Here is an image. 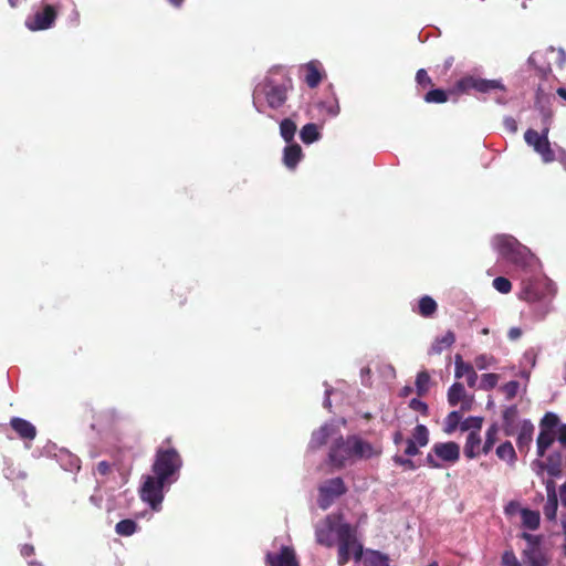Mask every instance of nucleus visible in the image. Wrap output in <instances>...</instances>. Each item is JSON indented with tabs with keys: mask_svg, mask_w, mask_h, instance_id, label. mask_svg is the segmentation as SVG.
I'll use <instances>...</instances> for the list:
<instances>
[{
	"mask_svg": "<svg viewBox=\"0 0 566 566\" xmlns=\"http://www.w3.org/2000/svg\"><path fill=\"white\" fill-rule=\"evenodd\" d=\"M292 88V80L284 67L273 66L263 82L259 83L253 92V106L263 113L261 98L273 109L280 108L287 99V92Z\"/></svg>",
	"mask_w": 566,
	"mask_h": 566,
	"instance_id": "nucleus-1",
	"label": "nucleus"
},
{
	"mask_svg": "<svg viewBox=\"0 0 566 566\" xmlns=\"http://www.w3.org/2000/svg\"><path fill=\"white\" fill-rule=\"evenodd\" d=\"M556 293V284L547 276L528 277L522 281L518 298L527 302L534 316L542 321L553 311L552 302Z\"/></svg>",
	"mask_w": 566,
	"mask_h": 566,
	"instance_id": "nucleus-2",
	"label": "nucleus"
},
{
	"mask_svg": "<svg viewBox=\"0 0 566 566\" xmlns=\"http://www.w3.org/2000/svg\"><path fill=\"white\" fill-rule=\"evenodd\" d=\"M492 247L504 260L521 269H528L536 261L532 251L510 234L495 235Z\"/></svg>",
	"mask_w": 566,
	"mask_h": 566,
	"instance_id": "nucleus-3",
	"label": "nucleus"
},
{
	"mask_svg": "<svg viewBox=\"0 0 566 566\" xmlns=\"http://www.w3.org/2000/svg\"><path fill=\"white\" fill-rule=\"evenodd\" d=\"M182 459L175 448L159 449L151 465L153 474L170 484L178 481Z\"/></svg>",
	"mask_w": 566,
	"mask_h": 566,
	"instance_id": "nucleus-4",
	"label": "nucleus"
},
{
	"mask_svg": "<svg viewBox=\"0 0 566 566\" xmlns=\"http://www.w3.org/2000/svg\"><path fill=\"white\" fill-rule=\"evenodd\" d=\"M361 556L363 545L357 541L356 530L352 525H342L338 528V565H346L352 557L359 560Z\"/></svg>",
	"mask_w": 566,
	"mask_h": 566,
	"instance_id": "nucleus-5",
	"label": "nucleus"
},
{
	"mask_svg": "<svg viewBox=\"0 0 566 566\" xmlns=\"http://www.w3.org/2000/svg\"><path fill=\"white\" fill-rule=\"evenodd\" d=\"M171 484L165 480H160L154 474L143 476V483L139 490L140 499L149 505V507L159 512L165 497V489Z\"/></svg>",
	"mask_w": 566,
	"mask_h": 566,
	"instance_id": "nucleus-6",
	"label": "nucleus"
},
{
	"mask_svg": "<svg viewBox=\"0 0 566 566\" xmlns=\"http://www.w3.org/2000/svg\"><path fill=\"white\" fill-rule=\"evenodd\" d=\"M548 126H544L541 133H538L535 129L528 128L524 134L525 143L528 146L533 147V149L542 157V160L545 164L555 160V154L548 140Z\"/></svg>",
	"mask_w": 566,
	"mask_h": 566,
	"instance_id": "nucleus-7",
	"label": "nucleus"
},
{
	"mask_svg": "<svg viewBox=\"0 0 566 566\" xmlns=\"http://www.w3.org/2000/svg\"><path fill=\"white\" fill-rule=\"evenodd\" d=\"M342 525H350L344 522L339 515H327L323 521L315 525V538L319 545L332 547L334 545V535L338 537V528Z\"/></svg>",
	"mask_w": 566,
	"mask_h": 566,
	"instance_id": "nucleus-8",
	"label": "nucleus"
},
{
	"mask_svg": "<svg viewBox=\"0 0 566 566\" xmlns=\"http://www.w3.org/2000/svg\"><path fill=\"white\" fill-rule=\"evenodd\" d=\"M522 537L527 542L522 552V562L525 566H546L549 560L541 545V537L523 533Z\"/></svg>",
	"mask_w": 566,
	"mask_h": 566,
	"instance_id": "nucleus-9",
	"label": "nucleus"
},
{
	"mask_svg": "<svg viewBox=\"0 0 566 566\" xmlns=\"http://www.w3.org/2000/svg\"><path fill=\"white\" fill-rule=\"evenodd\" d=\"M346 491L345 483L339 476L325 481L318 488V506L323 510H327L333 502L345 494Z\"/></svg>",
	"mask_w": 566,
	"mask_h": 566,
	"instance_id": "nucleus-10",
	"label": "nucleus"
},
{
	"mask_svg": "<svg viewBox=\"0 0 566 566\" xmlns=\"http://www.w3.org/2000/svg\"><path fill=\"white\" fill-rule=\"evenodd\" d=\"M353 458L354 451L352 450L350 436H347V438L338 436L331 446L328 452L329 462L340 468Z\"/></svg>",
	"mask_w": 566,
	"mask_h": 566,
	"instance_id": "nucleus-11",
	"label": "nucleus"
},
{
	"mask_svg": "<svg viewBox=\"0 0 566 566\" xmlns=\"http://www.w3.org/2000/svg\"><path fill=\"white\" fill-rule=\"evenodd\" d=\"M459 91L465 92L475 90L480 93H489L494 90L505 91V86L501 80H486L475 76H464L457 82Z\"/></svg>",
	"mask_w": 566,
	"mask_h": 566,
	"instance_id": "nucleus-12",
	"label": "nucleus"
},
{
	"mask_svg": "<svg viewBox=\"0 0 566 566\" xmlns=\"http://www.w3.org/2000/svg\"><path fill=\"white\" fill-rule=\"evenodd\" d=\"M56 19V11L50 4L34 12L25 20V27L31 31H42L50 29Z\"/></svg>",
	"mask_w": 566,
	"mask_h": 566,
	"instance_id": "nucleus-13",
	"label": "nucleus"
},
{
	"mask_svg": "<svg viewBox=\"0 0 566 566\" xmlns=\"http://www.w3.org/2000/svg\"><path fill=\"white\" fill-rule=\"evenodd\" d=\"M432 452L439 460L454 463L460 458V446L454 441L437 442L432 446Z\"/></svg>",
	"mask_w": 566,
	"mask_h": 566,
	"instance_id": "nucleus-14",
	"label": "nucleus"
},
{
	"mask_svg": "<svg viewBox=\"0 0 566 566\" xmlns=\"http://www.w3.org/2000/svg\"><path fill=\"white\" fill-rule=\"evenodd\" d=\"M339 432L338 423L331 421L324 423L318 430L312 433L308 448L312 450L318 449L324 446L329 437Z\"/></svg>",
	"mask_w": 566,
	"mask_h": 566,
	"instance_id": "nucleus-15",
	"label": "nucleus"
},
{
	"mask_svg": "<svg viewBox=\"0 0 566 566\" xmlns=\"http://www.w3.org/2000/svg\"><path fill=\"white\" fill-rule=\"evenodd\" d=\"M266 566H298L294 551L282 546L279 553L266 554Z\"/></svg>",
	"mask_w": 566,
	"mask_h": 566,
	"instance_id": "nucleus-16",
	"label": "nucleus"
},
{
	"mask_svg": "<svg viewBox=\"0 0 566 566\" xmlns=\"http://www.w3.org/2000/svg\"><path fill=\"white\" fill-rule=\"evenodd\" d=\"M352 450L354 451V458L358 459H370L380 453L371 443L363 440L356 434H350Z\"/></svg>",
	"mask_w": 566,
	"mask_h": 566,
	"instance_id": "nucleus-17",
	"label": "nucleus"
},
{
	"mask_svg": "<svg viewBox=\"0 0 566 566\" xmlns=\"http://www.w3.org/2000/svg\"><path fill=\"white\" fill-rule=\"evenodd\" d=\"M535 427L531 420L524 419L521 422L520 430L517 433L516 444L521 452H526L533 441Z\"/></svg>",
	"mask_w": 566,
	"mask_h": 566,
	"instance_id": "nucleus-18",
	"label": "nucleus"
},
{
	"mask_svg": "<svg viewBox=\"0 0 566 566\" xmlns=\"http://www.w3.org/2000/svg\"><path fill=\"white\" fill-rule=\"evenodd\" d=\"M10 426L23 440L32 441L36 436V428L30 421L23 418H11Z\"/></svg>",
	"mask_w": 566,
	"mask_h": 566,
	"instance_id": "nucleus-19",
	"label": "nucleus"
},
{
	"mask_svg": "<svg viewBox=\"0 0 566 566\" xmlns=\"http://www.w3.org/2000/svg\"><path fill=\"white\" fill-rule=\"evenodd\" d=\"M303 158V150L297 143H290L283 149V164L286 168L293 170Z\"/></svg>",
	"mask_w": 566,
	"mask_h": 566,
	"instance_id": "nucleus-20",
	"label": "nucleus"
},
{
	"mask_svg": "<svg viewBox=\"0 0 566 566\" xmlns=\"http://www.w3.org/2000/svg\"><path fill=\"white\" fill-rule=\"evenodd\" d=\"M518 417V409L516 405H511L504 408L502 412L503 431L507 437H512L516 432V421Z\"/></svg>",
	"mask_w": 566,
	"mask_h": 566,
	"instance_id": "nucleus-21",
	"label": "nucleus"
},
{
	"mask_svg": "<svg viewBox=\"0 0 566 566\" xmlns=\"http://www.w3.org/2000/svg\"><path fill=\"white\" fill-rule=\"evenodd\" d=\"M557 439L556 431H545L539 430L537 440H536V453L538 458H543L546 454L548 448L554 443Z\"/></svg>",
	"mask_w": 566,
	"mask_h": 566,
	"instance_id": "nucleus-22",
	"label": "nucleus"
},
{
	"mask_svg": "<svg viewBox=\"0 0 566 566\" xmlns=\"http://www.w3.org/2000/svg\"><path fill=\"white\" fill-rule=\"evenodd\" d=\"M321 63L316 60L310 61L305 64L306 69V84L311 88H315L322 81V73L319 71Z\"/></svg>",
	"mask_w": 566,
	"mask_h": 566,
	"instance_id": "nucleus-23",
	"label": "nucleus"
},
{
	"mask_svg": "<svg viewBox=\"0 0 566 566\" xmlns=\"http://www.w3.org/2000/svg\"><path fill=\"white\" fill-rule=\"evenodd\" d=\"M321 137H322V135L318 130V127L314 123L305 124L300 130V138L306 145H310V144H313V143L319 140Z\"/></svg>",
	"mask_w": 566,
	"mask_h": 566,
	"instance_id": "nucleus-24",
	"label": "nucleus"
},
{
	"mask_svg": "<svg viewBox=\"0 0 566 566\" xmlns=\"http://www.w3.org/2000/svg\"><path fill=\"white\" fill-rule=\"evenodd\" d=\"M481 444L480 433L476 431H470L464 444V455L469 459H474L478 454V449Z\"/></svg>",
	"mask_w": 566,
	"mask_h": 566,
	"instance_id": "nucleus-25",
	"label": "nucleus"
},
{
	"mask_svg": "<svg viewBox=\"0 0 566 566\" xmlns=\"http://www.w3.org/2000/svg\"><path fill=\"white\" fill-rule=\"evenodd\" d=\"M455 342V335L453 332L448 331L443 336L437 337L434 343L431 345L430 353L441 354L446 348H449Z\"/></svg>",
	"mask_w": 566,
	"mask_h": 566,
	"instance_id": "nucleus-26",
	"label": "nucleus"
},
{
	"mask_svg": "<svg viewBox=\"0 0 566 566\" xmlns=\"http://www.w3.org/2000/svg\"><path fill=\"white\" fill-rule=\"evenodd\" d=\"M297 126L291 118H284L280 123V135L286 144L294 143Z\"/></svg>",
	"mask_w": 566,
	"mask_h": 566,
	"instance_id": "nucleus-27",
	"label": "nucleus"
},
{
	"mask_svg": "<svg viewBox=\"0 0 566 566\" xmlns=\"http://www.w3.org/2000/svg\"><path fill=\"white\" fill-rule=\"evenodd\" d=\"M495 452L499 459L506 461L509 465H514L516 461V452L514 450L513 444L510 441L501 443L496 448Z\"/></svg>",
	"mask_w": 566,
	"mask_h": 566,
	"instance_id": "nucleus-28",
	"label": "nucleus"
},
{
	"mask_svg": "<svg viewBox=\"0 0 566 566\" xmlns=\"http://www.w3.org/2000/svg\"><path fill=\"white\" fill-rule=\"evenodd\" d=\"M438 308L437 302L429 295L420 297L418 302V313L422 317H431Z\"/></svg>",
	"mask_w": 566,
	"mask_h": 566,
	"instance_id": "nucleus-29",
	"label": "nucleus"
},
{
	"mask_svg": "<svg viewBox=\"0 0 566 566\" xmlns=\"http://www.w3.org/2000/svg\"><path fill=\"white\" fill-rule=\"evenodd\" d=\"M465 388L461 382H454L448 389V402L451 407H455L465 398Z\"/></svg>",
	"mask_w": 566,
	"mask_h": 566,
	"instance_id": "nucleus-30",
	"label": "nucleus"
},
{
	"mask_svg": "<svg viewBox=\"0 0 566 566\" xmlns=\"http://www.w3.org/2000/svg\"><path fill=\"white\" fill-rule=\"evenodd\" d=\"M521 516L522 523L526 528L534 531L539 526L541 517L538 512L530 509H523L521 511Z\"/></svg>",
	"mask_w": 566,
	"mask_h": 566,
	"instance_id": "nucleus-31",
	"label": "nucleus"
},
{
	"mask_svg": "<svg viewBox=\"0 0 566 566\" xmlns=\"http://www.w3.org/2000/svg\"><path fill=\"white\" fill-rule=\"evenodd\" d=\"M137 528V523L132 518L122 520L115 525V532L119 536H132L136 533Z\"/></svg>",
	"mask_w": 566,
	"mask_h": 566,
	"instance_id": "nucleus-32",
	"label": "nucleus"
},
{
	"mask_svg": "<svg viewBox=\"0 0 566 566\" xmlns=\"http://www.w3.org/2000/svg\"><path fill=\"white\" fill-rule=\"evenodd\" d=\"M497 433H499V424L492 423L485 432V440H484V444L482 447L483 453L488 454L492 450V448L494 447V444L497 440Z\"/></svg>",
	"mask_w": 566,
	"mask_h": 566,
	"instance_id": "nucleus-33",
	"label": "nucleus"
},
{
	"mask_svg": "<svg viewBox=\"0 0 566 566\" xmlns=\"http://www.w3.org/2000/svg\"><path fill=\"white\" fill-rule=\"evenodd\" d=\"M415 440L418 447H426L429 443V430L424 424H417L412 430V436L409 438Z\"/></svg>",
	"mask_w": 566,
	"mask_h": 566,
	"instance_id": "nucleus-34",
	"label": "nucleus"
},
{
	"mask_svg": "<svg viewBox=\"0 0 566 566\" xmlns=\"http://www.w3.org/2000/svg\"><path fill=\"white\" fill-rule=\"evenodd\" d=\"M364 566H389V563L386 555L377 551H371L366 555Z\"/></svg>",
	"mask_w": 566,
	"mask_h": 566,
	"instance_id": "nucleus-35",
	"label": "nucleus"
},
{
	"mask_svg": "<svg viewBox=\"0 0 566 566\" xmlns=\"http://www.w3.org/2000/svg\"><path fill=\"white\" fill-rule=\"evenodd\" d=\"M317 106L321 112H325L331 117H336L340 112L338 99L335 95H333L331 101H321Z\"/></svg>",
	"mask_w": 566,
	"mask_h": 566,
	"instance_id": "nucleus-36",
	"label": "nucleus"
},
{
	"mask_svg": "<svg viewBox=\"0 0 566 566\" xmlns=\"http://www.w3.org/2000/svg\"><path fill=\"white\" fill-rule=\"evenodd\" d=\"M559 427V418L554 412H546L539 422V430L556 431Z\"/></svg>",
	"mask_w": 566,
	"mask_h": 566,
	"instance_id": "nucleus-37",
	"label": "nucleus"
},
{
	"mask_svg": "<svg viewBox=\"0 0 566 566\" xmlns=\"http://www.w3.org/2000/svg\"><path fill=\"white\" fill-rule=\"evenodd\" d=\"M473 366L469 363L463 361L462 356L457 354L454 357V377L460 379L467 376L471 370H473Z\"/></svg>",
	"mask_w": 566,
	"mask_h": 566,
	"instance_id": "nucleus-38",
	"label": "nucleus"
},
{
	"mask_svg": "<svg viewBox=\"0 0 566 566\" xmlns=\"http://www.w3.org/2000/svg\"><path fill=\"white\" fill-rule=\"evenodd\" d=\"M448 101V94L442 88H433L426 93L424 102L427 103H446Z\"/></svg>",
	"mask_w": 566,
	"mask_h": 566,
	"instance_id": "nucleus-39",
	"label": "nucleus"
},
{
	"mask_svg": "<svg viewBox=\"0 0 566 566\" xmlns=\"http://www.w3.org/2000/svg\"><path fill=\"white\" fill-rule=\"evenodd\" d=\"M429 381H430V376H429L428 371L423 370V371L418 373V375L416 377V382H415L418 396H423L424 394H427Z\"/></svg>",
	"mask_w": 566,
	"mask_h": 566,
	"instance_id": "nucleus-40",
	"label": "nucleus"
},
{
	"mask_svg": "<svg viewBox=\"0 0 566 566\" xmlns=\"http://www.w3.org/2000/svg\"><path fill=\"white\" fill-rule=\"evenodd\" d=\"M500 380V375L494 373L483 374L481 376L480 389L482 390H491L496 387Z\"/></svg>",
	"mask_w": 566,
	"mask_h": 566,
	"instance_id": "nucleus-41",
	"label": "nucleus"
},
{
	"mask_svg": "<svg viewBox=\"0 0 566 566\" xmlns=\"http://www.w3.org/2000/svg\"><path fill=\"white\" fill-rule=\"evenodd\" d=\"M461 418L462 417L459 411H451L446 418L444 432L449 434L452 433L459 424L461 426Z\"/></svg>",
	"mask_w": 566,
	"mask_h": 566,
	"instance_id": "nucleus-42",
	"label": "nucleus"
},
{
	"mask_svg": "<svg viewBox=\"0 0 566 566\" xmlns=\"http://www.w3.org/2000/svg\"><path fill=\"white\" fill-rule=\"evenodd\" d=\"M482 423H483L482 417L471 416L461 422V430L462 431L471 430V431L479 432L480 429L482 428Z\"/></svg>",
	"mask_w": 566,
	"mask_h": 566,
	"instance_id": "nucleus-43",
	"label": "nucleus"
},
{
	"mask_svg": "<svg viewBox=\"0 0 566 566\" xmlns=\"http://www.w3.org/2000/svg\"><path fill=\"white\" fill-rule=\"evenodd\" d=\"M558 509V499H547L543 513L548 521H555Z\"/></svg>",
	"mask_w": 566,
	"mask_h": 566,
	"instance_id": "nucleus-44",
	"label": "nucleus"
},
{
	"mask_svg": "<svg viewBox=\"0 0 566 566\" xmlns=\"http://www.w3.org/2000/svg\"><path fill=\"white\" fill-rule=\"evenodd\" d=\"M500 390L505 395L506 400H512L520 390V382L511 380L500 387Z\"/></svg>",
	"mask_w": 566,
	"mask_h": 566,
	"instance_id": "nucleus-45",
	"label": "nucleus"
},
{
	"mask_svg": "<svg viewBox=\"0 0 566 566\" xmlns=\"http://www.w3.org/2000/svg\"><path fill=\"white\" fill-rule=\"evenodd\" d=\"M492 285L497 292L502 294L509 293L512 289V283L504 276L495 277L492 282Z\"/></svg>",
	"mask_w": 566,
	"mask_h": 566,
	"instance_id": "nucleus-46",
	"label": "nucleus"
},
{
	"mask_svg": "<svg viewBox=\"0 0 566 566\" xmlns=\"http://www.w3.org/2000/svg\"><path fill=\"white\" fill-rule=\"evenodd\" d=\"M478 369L484 370L495 364V358L485 354L479 355L474 359Z\"/></svg>",
	"mask_w": 566,
	"mask_h": 566,
	"instance_id": "nucleus-47",
	"label": "nucleus"
},
{
	"mask_svg": "<svg viewBox=\"0 0 566 566\" xmlns=\"http://www.w3.org/2000/svg\"><path fill=\"white\" fill-rule=\"evenodd\" d=\"M502 566H522V563L517 559L513 551H505L501 557Z\"/></svg>",
	"mask_w": 566,
	"mask_h": 566,
	"instance_id": "nucleus-48",
	"label": "nucleus"
},
{
	"mask_svg": "<svg viewBox=\"0 0 566 566\" xmlns=\"http://www.w3.org/2000/svg\"><path fill=\"white\" fill-rule=\"evenodd\" d=\"M563 465V454L559 451H554L547 455L545 461L546 469L556 468Z\"/></svg>",
	"mask_w": 566,
	"mask_h": 566,
	"instance_id": "nucleus-49",
	"label": "nucleus"
},
{
	"mask_svg": "<svg viewBox=\"0 0 566 566\" xmlns=\"http://www.w3.org/2000/svg\"><path fill=\"white\" fill-rule=\"evenodd\" d=\"M392 461L397 464V465H400L405 470H416L418 468V465L415 463L413 460L411 459H408V458H403L401 455H394L392 458Z\"/></svg>",
	"mask_w": 566,
	"mask_h": 566,
	"instance_id": "nucleus-50",
	"label": "nucleus"
},
{
	"mask_svg": "<svg viewBox=\"0 0 566 566\" xmlns=\"http://www.w3.org/2000/svg\"><path fill=\"white\" fill-rule=\"evenodd\" d=\"M409 407L415 411L421 412L422 415L428 413V405L419 398H412L409 401Z\"/></svg>",
	"mask_w": 566,
	"mask_h": 566,
	"instance_id": "nucleus-51",
	"label": "nucleus"
},
{
	"mask_svg": "<svg viewBox=\"0 0 566 566\" xmlns=\"http://www.w3.org/2000/svg\"><path fill=\"white\" fill-rule=\"evenodd\" d=\"M416 81L420 86H427L431 84V78L424 69H420L417 71Z\"/></svg>",
	"mask_w": 566,
	"mask_h": 566,
	"instance_id": "nucleus-52",
	"label": "nucleus"
},
{
	"mask_svg": "<svg viewBox=\"0 0 566 566\" xmlns=\"http://www.w3.org/2000/svg\"><path fill=\"white\" fill-rule=\"evenodd\" d=\"M407 447L405 449V454L408 457H415L419 453L418 444L415 442V440L407 439L406 441Z\"/></svg>",
	"mask_w": 566,
	"mask_h": 566,
	"instance_id": "nucleus-53",
	"label": "nucleus"
},
{
	"mask_svg": "<svg viewBox=\"0 0 566 566\" xmlns=\"http://www.w3.org/2000/svg\"><path fill=\"white\" fill-rule=\"evenodd\" d=\"M531 468L538 476H542L543 472L546 471L545 461H542L539 458L532 461Z\"/></svg>",
	"mask_w": 566,
	"mask_h": 566,
	"instance_id": "nucleus-54",
	"label": "nucleus"
},
{
	"mask_svg": "<svg viewBox=\"0 0 566 566\" xmlns=\"http://www.w3.org/2000/svg\"><path fill=\"white\" fill-rule=\"evenodd\" d=\"M503 124L507 132H510L512 134H515L517 132V123L513 117L506 116L503 119Z\"/></svg>",
	"mask_w": 566,
	"mask_h": 566,
	"instance_id": "nucleus-55",
	"label": "nucleus"
},
{
	"mask_svg": "<svg viewBox=\"0 0 566 566\" xmlns=\"http://www.w3.org/2000/svg\"><path fill=\"white\" fill-rule=\"evenodd\" d=\"M424 461L426 464L432 469H440L442 467L432 451L427 454Z\"/></svg>",
	"mask_w": 566,
	"mask_h": 566,
	"instance_id": "nucleus-56",
	"label": "nucleus"
},
{
	"mask_svg": "<svg viewBox=\"0 0 566 566\" xmlns=\"http://www.w3.org/2000/svg\"><path fill=\"white\" fill-rule=\"evenodd\" d=\"M547 499H558L556 493V484L553 480H547L546 483Z\"/></svg>",
	"mask_w": 566,
	"mask_h": 566,
	"instance_id": "nucleus-57",
	"label": "nucleus"
},
{
	"mask_svg": "<svg viewBox=\"0 0 566 566\" xmlns=\"http://www.w3.org/2000/svg\"><path fill=\"white\" fill-rule=\"evenodd\" d=\"M325 387H326L325 388V398H324V401H323V406H324V408L331 410V408H332L331 395H332V392L334 390L326 382H325Z\"/></svg>",
	"mask_w": 566,
	"mask_h": 566,
	"instance_id": "nucleus-58",
	"label": "nucleus"
},
{
	"mask_svg": "<svg viewBox=\"0 0 566 566\" xmlns=\"http://www.w3.org/2000/svg\"><path fill=\"white\" fill-rule=\"evenodd\" d=\"M557 440L560 444L566 447V424L563 423L558 427V430L556 431Z\"/></svg>",
	"mask_w": 566,
	"mask_h": 566,
	"instance_id": "nucleus-59",
	"label": "nucleus"
},
{
	"mask_svg": "<svg viewBox=\"0 0 566 566\" xmlns=\"http://www.w3.org/2000/svg\"><path fill=\"white\" fill-rule=\"evenodd\" d=\"M523 359L531 365V367H535L536 365V354L531 349L526 350L523 355Z\"/></svg>",
	"mask_w": 566,
	"mask_h": 566,
	"instance_id": "nucleus-60",
	"label": "nucleus"
},
{
	"mask_svg": "<svg viewBox=\"0 0 566 566\" xmlns=\"http://www.w3.org/2000/svg\"><path fill=\"white\" fill-rule=\"evenodd\" d=\"M96 470L101 475H106L111 470V464L107 461H101L97 463Z\"/></svg>",
	"mask_w": 566,
	"mask_h": 566,
	"instance_id": "nucleus-61",
	"label": "nucleus"
},
{
	"mask_svg": "<svg viewBox=\"0 0 566 566\" xmlns=\"http://www.w3.org/2000/svg\"><path fill=\"white\" fill-rule=\"evenodd\" d=\"M541 114H542L543 127L544 126H548L549 127L552 112L549 109H546L545 107H542L541 108Z\"/></svg>",
	"mask_w": 566,
	"mask_h": 566,
	"instance_id": "nucleus-62",
	"label": "nucleus"
},
{
	"mask_svg": "<svg viewBox=\"0 0 566 566\" xmlns=\"http://www.w3.org/2000/svg\"><path fill=\"white\" fill-rule=\"evenodd\" d=\"M522 336V329L520 327H511L507 333L510 340H517Z\"/></svg>",
	"mask_w": 566,
	"mask_h": 566,
	"instance_id": "nucleus-63",
	"label": "nucleus"
},
{
	"mask_svg": "<svg viewBox=\"0 0 566 566\" xmlns=\"http://www.w3.org/2000/svg\"><path fill=\"white\" fill-rule=\"evenodd\" d=\"M465 378H467L468 386H469L470 388L475 387L476 381H478V374L475 373V370H474V369H473V370H471V371L465 376Z\"/></svg>",
	"mask_w": 566,
	"mask_h": 566,
	"instance_id": "nucleus-64",
	"label": "nucleus"
}]
</instances>
